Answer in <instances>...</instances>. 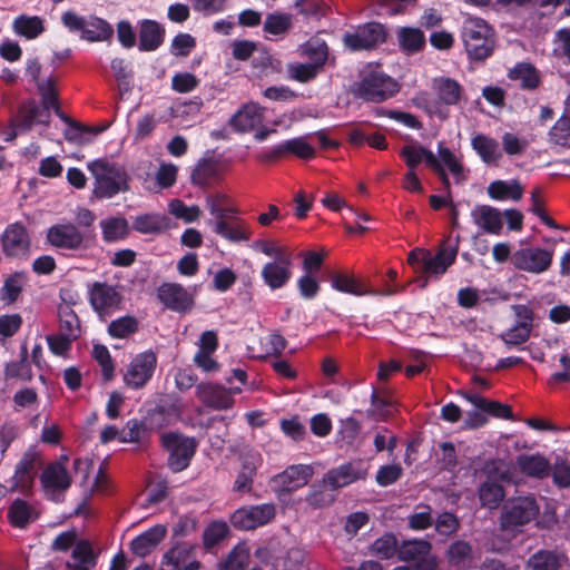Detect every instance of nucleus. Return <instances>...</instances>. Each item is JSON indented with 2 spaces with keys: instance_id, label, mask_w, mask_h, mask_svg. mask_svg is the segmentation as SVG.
<instances>
[{
  "instance_id": "f257e3e1",
  "label": "nucleus",
  "mask_w": 570,
  "mask_h": 570,
  "mask_svg": "<svg viewBox=\"0 0 570 570\" xmlns=\"http://www.w3.org/2000/svg\"><path fill=\"white\" fill-rule=\"evenodd\" d=\"M540 507L532 495L515 497L508 499L501 508L499 517L500 531L514 538L523 531V528L535 520Z\"/></svg>"
},
{
  "instance_id": "f03ea898",
  "label": "nucleus",
  "mask_w": 570,
  "mask_h": 570,
  "mask_svg": "<svg viewBox=\"0 0 570 570\" xmlns=\"http://www.w3.org/2000/svg\"><path fill=\"white\" fill-rule=\"evenodd\" d=\"M461 38L471 61H484L493 55L495 32L481 18H468L462 27Z\"/></svg>"
},
{
  "instance_id": "7ed1b4c3",
  "label": "nucleus",
  "mask_w": 570,
  "mask_h": 570,
  "mask_svg": "<svg viewBox=\"0 0 570 570\" xmlns=\"http://www.w3.org/2000/svg\"><path fill=\"white\" fill-rule=\"evenodd\" d=\"M61 22L69 32L79 35L88 42H110L114 38V27L98 16L86 18L68 10L61 14Z\"/></svg>"
},
{
  "instance_id": "20e7f679",
  "label": "nucleus",
  "mask_w": 570,
  "mask_h": 570,
  "mask_svg": "<svg viewBox=\"0 0 570 570\" xmlns=\"http://www.w3.org/2000/svg\"><path fill=\"white\" fill-rule=\"evenodd\" d=\"M399 92L397 82L381 71H370L354 85L355 97L371 102H383Z\"/></svg>"
},
{
  "instance_id": "39448f33",
  "label": "nucleus",
  "mask_w": 570,
  "mask_h": 570,
  "mask_svg": "<svg viewBox=\"0 0 570 570\" xmlns=\"http://www.w3.org/2000/svg\"><path fill=\"white\" fill-rule=\"evenodd\" d=\"M163 449L168 453V468L177 473L187 469L197 450V442L179 432H165L160 435Z\"/></svg>"
},
{
  "instance_id": "423d86ee",
  "label": "nucleus",
  "mask_w": 570,
  "mask_h": 570,
  "mask_svg": "<svg viewBox=\"0 0 570 570\" xmlns=\"http://www.w3.org/2000/svg\"><path fill=\"white\" fill-rule=\"evenodd\" d=\"M89 169L96 177L94 195L97 198H111L119 191L129 189L128 177L124 170L115 168L104 160H95Z\"/></svg>"
},
{
  "instance_id": "0eeeda50",
  "label": "nucleus",
  "mask_w": 570,
  "mask_h": 570,
  "mask_svg": "<svg viewBox=\"0 0 570 570\" xmlns=\"http://www.w3.org/2000/svg\"><path fill=\"white\" fill-rule=\"evenodd\" d=\"M2 253L8 258L26 261L31 254V236L19 222L7 225L0 235Z\"/></svg>"
},
{
  "instance_id": "6e6552de",
  "label": "nucleus",
  "mask_w": 570,
  "mask_h": 570,
  "mask_svg": "<svg viewBox=\"0 0 570 570\" xmlns=\"http://www.w3.org/2000/svg\"><path fill=\"white\" fill-rule=\"evenodd\" d=\"M275 515L276 507L273 503L245 505L232 514L230 523L237 530L249 531L266 525Z\"/></svg>"
},
{
  "instance_id": "1a4fd4ad",
  "label": "nucleus",
  "mask_w": 570,
  "mask_h": 570,
  "mask_svg": "<svg viewBox=\"0 0 570 570\" xmlns=\"http://www.w3.org/2000/svg\"><path fill=\"white\" fill-rule=\"evenodd\" d=\"M386 30L382 23L367 22L343 37L344 46L351 51L371 50L385 42Z\"/></svg>"
},
{
  "instance_id": "9d476101",
  "label": "nucleus",
  "mask_w": 570,
  "mask_h": 570,
  "mask_svg": "<svg viewBox=\"0 0 570 570\" xmlns=\"http://www.w3.org/2000/svg\"><path fill=\"white\" fill-rule=\"evenodd\" d=\"M288 154L303 160H309L315 157L316 151L304 137H296L258 153L256 159L263 164H273L286 157Z\"/></svg>"
},
{
  "instance_id": "9b49d317",
  "label": "nucleus",
  "mask_w": 570,
  "mask_h": 570,
  "mask_svg": "<svg viewBox=\"0 0 570 570\" xmlns=\"http://www.w3.org/2000/svg\"><path fill=\"white\" fill-rule=\"evenodd\" d=\"M552 259V250L540 247H524L512 254L511 264L519 271L541 274L550 268Z\"/></svg>"
},
{
  "instance_id": "f8f14e48",
  "label": "nucleus",
  "mask_w": 570,
  "mask_h": 570,
  "mask_svg": "<svg viewBox=\"0 0 570 570\" xmlns=\"http://www.w3.org/2000/svg\"><path fill=\"white\" fill-rule=\"evenodd\" d=\"M156 365L157 356L153 351L137 354L124 375L126 385L135 390L144 387L151 380Z\"/></svg>"
},
{
  "instance_id": "ddd939ff",
  "label": "nucleus",
  "mask_w": 570,
  "mask_h": 570,
  "mask_svg": "<svg viewBox=\"0 0 570 570\" xmlns=\"http://www.w3.org/2000/svg\"><path fill=\"white\" fill-rule=\"evenodd\" d=\"M330 282L335 291L354 296H391L397 293V288L390 285L383 289L371 288L367 283L345 273L332 274Z\"/></svg>"
},
{
  "instance_id": "4468645a",
  "label": "nucleus",
  "mask_w": 570,
  "mask_h": 570,
  "mask_svg": "<svg viewBox=\"0 0 570 570\" xmlns=\"http://www.w3.org/2000/svg\"><path fill=\"white\" fill-rule=\"evenodd\" d=\"M242 392L240 387L227 389L223 385L206 382L196 385L198 400L207 407L214 410H228L234 405L233 394Z\"/></svg>"
},
{
  "instance_id": "2eb2a0df",
  "label": "nucleus",
  "mask_w": 570,
  "mask_h": 570,
  "mask_svg": "<svg viewBox=\"0 0 570 570\" xmlns=\"http://www.w3.org/2000/svg\"><path fill=\"white\" fill-rule=\"evenodd\" d=\"M47 242L55 248L79 250L85 248V235L72 223H59L50 226L46 235Z\"/></svg>"
},
{
  "instance_id": "dca6fc26",
  "label": "nucleus",
  "mask_w": 570,
  "mask_h": 570,
  "mask_svg": "<svg viewBox=\"0 0 570 570\" xmlns=\"http://www.w3.org/2000/svg\"><path fill=\"white\" fill-rule=\"evenodd\" d=\"M157 297L166 308L179 314L189 313L195 305L193 294L179 283H163Z\"/></svg>"
},
{
  "instance_id": "f3484780",
  "label": "nucleus",
  "mask_w": 570,
  "mask_h": 570,
  "mask_svg": "<svg viewBox=\"0 0 570 570\" xmlns=\"http://www.w3.org/2000/svg\"><path fill=\"white\" fill-rule=\"evenodd\" d=\"M198 546L180 542L170 548L161 559L160 570H183L191 567H203L197 560Z\"/></svg>"
},
{
  "instance_id": "a211bd4d",
  "label": "nucleus",
  "mask_w": 570,
  "mask_h": 570,
  "mask_svg": "<svg viewBox=\"0 0 570 570\" xmlns=\"http://www.w3.org/2000/svg\"><path fill=\"white\" fill-rule=\"evenodd\" d=\"M367 475V466L362 460L351 461L331 469L324 475V483L332 490H337L352 484L358 480H364Z\"/></svg>"
},
{
  "instance_id": "6ab92c4d",
  "label": "nucleus",
  "mask_w": 570,
  "mask_h": 570,
  "mask_svg": "<svg viewBox=\"0 0 570 570\" xmlns=\"http://www.w3.org/2000/svg\"><path fill=\"white\" fill-rule=\"evenodd\" d=\"M89 302L100 316L120 308L122 296L107 283L95 282L89 289Z\"/></svg>"
},
{
  "instance_id": "aec40b11",
  "label": "nucleus",
  "mask_w": 570,
  "mask_h": 570,
  "mask_svg": "<svg viewBox=\"0 0 570 570\" xmlns=\"http://www.w3.org/2000/svg\"><path fill=\"white\" fill-rule=\"evenodd\" d=\"M432 546L426 540H404L399 546L397 559L400 561L415 562L411 570H433L435 563L428 560Z\"/></svg>"
},
{
  "instance_id": "412c9836",
  "label": "nucleus",
  "mask_w": 570,
  "mask_h": 570,
  "mask_svg": "<svg viewBox=\"0 0 570 570\" xmlns=\"http://www.w3.org/2000/svg\"><path fill=\"white\" fill-rule=\"evenodd\" d=\"M292 255H282L279 259L266 263L261 272L264 283L273 291L284 287L291 279Z\"/></svg>"
},
{
  "instance_id": "4be33fe9",
  "label": "nucleus",
  "mask_w": 570,
  "mask_h": 570,
  "mask_svg": "<svg viewBox=\"0 0 570 570\" xmlns=\"http://www.w3.org/2000/svg\"><path fill=\"white\" fill-rule=\"evenodd\" d=\"M166 29L156 20L138 21V49L141 52L156 51L165 41Z\"/></svg>"
},
{
  "instance_id": "5701e85b",
  "label": "nucleus",
  "mask_w": 570,
  "mask_h": 570,
  "mask_svg": "<svg viewBox=\"0 0 570 570\" xmlns=\"http://www.w3.org/2000/svg\"><path fill=\"white\" fill-rule=\"evenodd\" d=\"M35 464L36 453L26 452L17 463L14 474L11 478V492L18 491L24 495H29L31 493L35 481Z\"/></svg>"
},
{
  "instance_id": "b1692460",
  "label": "nucleus",
  "mask_w": 570,
  "mask_h": 570,
  "mask_svg": "<svg viewBox=\"0 0 570 570\" xmlns=\"http://www.w3.org/2000/svg\"><path fill=\"white\" fill-rule=\"evenodd\" d=\"M314 470L307 464H293L275 476V482L285 492H293L305 487L313 476Z\"/></svg>"
},
{
  "instance_id": "393cba45",
  "label": "nucleus",
  "mask_w": 570,
  "mask_h": 570,
  "mask_svg": "<svg viewBox=\"0 0 570 570\" xmlns=\"http://www.w3.org/2000/svg\"><path fill=\"white\" fill-rule=\"evenodd\" d=\"M213 232L222 238L230 243L247 242L252 237L249 226L242 219L234 218L228 220L227 217L210 223Z\"/></svg>"
},
{
  "instance_id": "a878e982",
  "label": "nucleus",
  "mask_w": 570,
  "mask_h": 570,
  "mask_svg": "<svg viewBox=\"0 0 570 570\" xmlns=\"http://www.w3.org/2000/svg\"><path fill=\"white\" fill-rule=\"evenodd\" d=\"M263 121V114L257 104H245L228 120L234 131L249 132Z\"/></svg>"
},
{
  "instance_id": "bb28decb",
  "label": "nucleus",
  "mask_w": 570,
  "mask_h": 570,
  "mask_svg": "<svg viewBox=\"0 0 570 570\" xmlns=\"http://www.w3.org/2000/svg\"><path fill=\"white\" fill-rule=\"evenodd\" d=\"M515 464L519 471L528 478L543 480L551 474L550 461L540 453L519 454Z\"/></svg>"
},
{
  "instance_id": "cd10ccee",
  "label": "nucleus",
  "mask_w": 570,
  "mask_h": 570,
  "mask_svg": "<svg viewBox=\"0 0 570 570\" xmlns=\"http://www.w3.org/2000/svg\"><path fill=\"white\" fill-rule=\"evenodd\" d=\"M14 126L20 130L21 134L31 130L32 126L37 124L48 125L50 121V112L40 108L35 101H30L22 106L18 115L11 118Z\"/></svg>"
},
{
  "instance_id": "c85d7f7f",
  "label": "nucleus",
  "mask_w": 570,
  "mask_h": 570,
  "mask_svg": "<svg viewBox=\"0 0 570 570\" xmlns=\"http://www.w3.org/2000/svg\"><path fill=\"white\" fill-rule=\"evenodd\" d=\"M39 511L28 501L17 498L8 508L9 523L17 529H24L39 519Z\"/></svg>"
},
{
  "instance_id": "c756f323",
  "label": "nucleus",
  "mask_w": 570,
  "mask_h": 570,
  "mask_svg": "<svg viewBox=\"0 0 570 570\" xmlns=\"http://www.w3.org/2000/svg\"><path fill=\"white\" fill-rule=\"evenodd\" d=\"M166 533L165 525L156 524L134 538L130 542V550L138 557H146L160 543Z\"/></svg>"
},
{
  "instance_id": "7c9ffc66",
  "label": "nucleus",
  "mask_w": 570,
  "mask_h": 570,
  "mask_svg": "<svg viewBox=\"0 0 570 570\" xmlns=\"http://www.w3.org/2000/svg\"><path fill=\"white\" fill-rule=\"evenodd\" d=\"M458 246L442 247L435 255L428 250L422 273L428 275H442L455 262Z\"/></svg>"
},
{
  "instance_id": "2f4dec72",
  "label": "nucleus",
  "mask_w": 570,
  "mask_h": 570,
  "mask_svg": "<svg viewBox=\"0 0 570 570\" xmlns=\"http://www.w3.org/2000/svg\"><path fill=\"white\" fill-rule=\"evenodd\" d=\"M433 89L436 92L439 104L444 106L458 105L464 92L460 82L450 77L435 78Z\"/></svg>"
},
{
  "instance_id": "473e14b6",
  "label": "nucleus",
  "mask_w": 570,
  "mask_h": 570,
  "mask_svg": "<svg viewBox=\"0 0 570 570\" xmlns=\"http://www.w3.org/2000/svg\"><path fill=\"white\" fill-rule=\"evenodd\" d=\"M219 178V164L212 158H202L197 161L190 174L193 185L207 188Z\"/></svg>"
},
{
  "instance_id": "72a5a7b5",
  "label": "nucleus",
  "mask_w": 570,
  "mask_h": 570,
  "mask_svg": "<svg viewBox=\"0 0 570 570\" xmlns=\"http://www.w3.org/2000/svg\"><path fill=\"white\" fill-rule=\"evenodd\" d=\"M397 43L402 52L407 56L419 53L426 46L424 32L414 27H401L396 33Z\"/></svg>"
},
{
  "instance_id": "f704fd0d",
  "label": "nucleus",
  "mask_w": 570,
  "mask_h": 570,
  "mask_svg": "<svg viewBox=\"0 0 570 570\" xmlns=\"http://www.w3.org/2000/svg\"><path fill=\"white\" fill-rule=\"evenodd\" d=\"M42 487L46 490L52 491H65L71 484V479L66 468L59 463H50L42 472L40 476Z\"/></svg>"
},
{
  "instance_id": "c9c22d12",
  "label": "nucleus",
  "mask_w": 570,
  "mask_h": 570,
  "mask_svg": "<svg viewBox=\"0 0 570 570\" xmlns=\"http://www.w3.org/2000/svg\"><path fill=\"white\" fill-rule=\"evenodd\" d=\"M102 240L107 244L125 240L130 233L128 220L125 217H107L99 222Z\"/></svg>"
},
{
  "instance_id": "e433bc0d",
  "label": "nucleus",
  "mask_w": 570,
  "mask_h": 570,
  "mask_svg": "<svg viewBox=\"0 0 570 570\" xmlns=\"http://www.w3.org/2000/svg\"><path fill=\"white\" fill-rule=\"evenodd\" d=\"M28 281V275L23 271H16L8 275L0 288L1 302L4 305L14 304L23 292V287L27 285Z\"/></svg>"
},
{
  "instance_id": "4c0bfd02",
  "label": "nucleus",
  "mask_w": 570,
  "mask_h": 570,
  "mask_svg": "<svg viewBox=\"0 0 570 570\" xmlns=\"http://www.w3.org/2000/svg\"><path fill=\"white\" fill-rule=\"evenodd\" d=\"M474 222L480 225L485 233L500 235L502 230V218L499 209L489 206H478L472 213Z\"/></svg>"
},
{
  "instance_id": "58836bf2",
  "label": "nucleus",
  "mask_w": 570,
  "mask_h": 570,
  "mask_svg": "<svg viewBox=\"0 0 570 570\" xmlns=\"http://www.w3.org/2000/svg\"><path fill=\"white\" fill-rule=\"evenodd\" d=\"M508 78L513 81H520V87L524 90H534L540 85V76L537 68L530 62H518L509 69Z\"/></svg>"
},
{
  "instance_id": "ea45409f",
  "label": "nucleus",
  "mask_w": 570,
  "mask_h": 570,
  "mask_svg": "<svg viewBox=\"0 0 570 570\" xmlns=\"http://www.w3.org/2000/svg\"><path fill=\"white\" fill-rule=\"evenodd\" d=\"M169 227V219L156 213L141 214L135 217L132 229L140 234H160Z\"/></svg>"
},
{
  "instance_id": "a19ab883",
  "label": "nucleus",
  "mask_w": 570,
  "mask_h": 570,
  "mask_svg": "<svg viewBox=\"0 0 570 570\" xmlns=\"http://www.w3.org/2000/svg\"><path fill=\"white\" fill-rule=\"evenodd\" d=\"M505 491L503 485L491 478H488L479 487V500L481 507L490 510L497 509L504 500Z\"/></svg>"
},
{
  "instance_id": "79ce46f5",
  "label": "nucleus",
  "mask_w": 570,
  "mask_h": 570,
  "mask_svg": "<svg viewBox=\"0 0 570 570\" xmlns=\"http://www.w3.org/2000/svg\"><path fill=\"white\" fill-rule=\"evenodd\" d=\"M466 400L478 410L498 419L510 420L513 416L512 407L498 401H490L480 394L466 395Z\"/></svg>"
},
{
  "instance_id": "37998d69",
  "label": "nucleus",
  "mask_w": 570,
  "mask_h": 570,
  "mask_svg": "<svg viewBox=\"0 0 570 570\" xmlns=\"http://www.w3.org/2000/svg\"><path fill=\"white\" fill-rule=\"evenodd\" d=\"M471 146L485 164H494L501 157L498 141L484 134L473 136Z\"/></svg>"
},
{
  "instance_id": "c03bdc74",
  "label": "nucleus",
  "mask_w": 570,
  "mask_h": 570,
  "mask_svg": "<svg viewBox=\"0 0 570 570\" xmlns=\"http://www.w3.org/2000/svg\"><path fill=\"white\" fill-rule=\"evenodd\" d=\"M449 563L456 570H466L473 561V550L470 543L458 540L448 549Z\"/></svg>"
},
{
  "instance_id": "a18cd8bd",
  "label": "nucleus",
  "mask_w": 570,
  "mask_h": 570,
  "mask_svg": "<svg viewBox=\"0 0 570 570\" xmlns=\"http://www.w3.org/2000/svg\"><path fill=\"white\" fill-rule=\"evenodd\" d=\"M489 196L494 200H520L523 195V188L518 180L508 183L505 180H494L488 187Z\"/></svg>"
},
{
  "instance_id": "49530a36",
  "label": "nucleus",
  "mask_w": 570,
  "mask_h": 570,
  "mask_svg": "<svg viewBox=\"0 0 570 570\" xmlns=\"http://www.w3.org/2000/svg\"><path fill=\"white\" fill-rule=\"evenodd\" d=\"M258 461L254 456L246 458L234 481L233 490L248 493L253 489L254 478L257 473Z\"/></svg>"
},
{
  "instance_id": "de8ad7c7",
  "label": "nucleus",
  "mask_w": 570,
  "mask_h": 570,
  "mask_svg": "<svg viewBox=\"0 0 570 570\" xmlns=\"http://www.w3.org/2000/svg\"><path fill=\"white\" fill-rule=\"evenodd\" d=\"M13 30L26 39H36L45 31L43 20L38 16L21 14L14 19Z\"/></svg>"
},
{
  "instance_id": "09e8293b",
  "label": "nucleus",
  "mask_w": 570,
  "mask_h": 570,
  "mask_svg": "<svg viewBox=\"0 0 570 570\" xmlns=\"http://www.w3.org/2000/svg\"><path fill=\"white\" fill-rule=\"evenodd\" d=\"M56 81V78L48 77L47 79H41V81H38L37 83L38 92L41 96L40 108L48 112H50V109H53L55 112L60 111Z\"/></svg>"
},
{
  "instance_id": "8fccbe9b",
  "label": "nucleus",
  "mask_w": 570,
  "mask_h": 570,
  "mask_svg": "<svg viewBox=\"0 0 570 570\" xmlns=\"http://www.w3.org/2000/svg\"><path fill=\"white\" fill-rule=\"evenodd\" d=\"M399 546L396 537L386 532L371 544V552L379 559L387 560L397 557Z\"/></svg>"
},
{
  "instance_id": "3c124183",
  "label": "nucleus",
  "mask_w": 570,
  "mask_h": 570,
  "mask_svg": "<svg viewBox=\"0 0 570 570\" xmlns=\"http://www.w3.org/2000/svg\"><path fill=\"white\" fill-rule=\"evenodd\" d=\"M59 333L77 340L81 334L80 321L78 315L70 307L59 309Z\"/></svg>"
},
{
  "instance_id": "603ef678",
  "label": "nucleus",
  "mask_w": 570,
  "mask_h": 570,
  "mask_svg": "<svg viewBox=\"0 0 570 570\" xmlns=\"http://www.w3.org/2000/svg\"><path fill=\"white\" fill-rule=\"evenodd\" d=\"M71 559L73 563L70 566L73 567L75 570H89L96 564L91 544L85 540L75 546Z\"/></svg>"
},
{
  "instance_id": "864d4df0",
  "label": "nucleus",
  "mask_w": 570,
  "mask_h": 570,
  "mask_svg": "<svg viewBox=\"0 0 570 570\" xmlns=\"http://www.w3.org/2000/svg\"><path fill=\"white\" fill-rule=\"evenodd\" d=\"M293 27L292 17L287 13L273 12L266 16L263 31L273 36H284Z\"/></svg>"
},
{
  "instance_id": "5fc2aeb1",
  "label": "nucleus",
  "mask_w": 570,
  "mask_h": 570,
  "mask_svg": "<svg viewBox=\"0 0 570 570\" xmlns=\"http://www.w3.org/2000/svg\"><path fill=\"white\" fill-rule=\"evenodd\" d=\"M139 328L138 320L131 315H125L110 322L108 334L114 338H126Z\"/></svg>"
},
{
  "instance_id": "6e6d98bb",
  "label": "nucleus",
  "mask_w": 570,
  "mask_h": 570,
  "mask_svg": "<svg viewBox=\"0 0 570 570\" xmlns=\"http://www.w3.org/2000/svg\"><path fill=\"white\" fill-rule=\"evenodd\" d=\"M372 409L366 411L368 417L385 421L393 414L394 402L386 396H380L377 391L373 389L371 395Z\"/></svg>"
},
{
  "instance_id": "4d7b16f0",
  "label": "nucleus",
  "mask_w": 570,
  "mask_h": 570,
  "mask_svg": "<svg viewBox=\"0 0 570 570\" xmlns=\"http://www.w3.org/2000/svg\"><path fill=\"white\" fill-rule=\"evenodd\" d=\"M532 570H559L561 567L560 556L550 550H539L529 559Z\"/></svg>"
},
{
  "instance_id": "13d9d810",
  "label": "nucleus",
  "mask_w": 570,
  "mask_h": 570,
  "mask_svg": "<svg viewBox=\"0 0 570 570\" xmlns=\"http://www.w3.org/2000/svg\"><path fill=\"white\" fill-rule=\"evenodd\" d=\"M295 7L306 19L316 21L325 17L328 10L323 0H297Z\"/></svg>"
},
{
  "instance_id": "bf43d9fd",
  "label": "nucleus",
  "mask_w": 570,
  "mask_h": 570,
  "mask_svg": "<svg viewBox=\"0 0 570 570\" xmlns=\"http://www.w3.org/2000/svg\"><path fill=\"white\" fill-rule=\"evenodd\" d=\"M229 529L225 522H212L203 533L204 547L210 550L228 535Z\"/></svg>"
},
{
  "instance_id": "052dcab7",
  "label": "nucleus",
  "mask_w": 570,
  "mask_h": 570,
  "mask_svg": "<svg viewBox=\"0 0 570 570\" xmlns=\"http://www.w3.org/2000/svg\"><path fill=\"white\" fill-rule=\"evenodd\" d=\"M169 213L176 218L183 219L185 223L196 222L200 216V209L198 206H187L180 199H173L169 203Z\"/></svg>"
},
{
  "instance_id": "680f3d73",
  "label": "nucleus",
  "mask_w": 570,
  "mask_h": 570,
  "mask_svg": "<svg viewBox=\"0 0 570 570\" xmlns=\"http://www.w3.org/2000/svg\"><path fill=\"white\" fill-rule=\"evenodd\" d=\"M3 373L6 380L16 379L22 382H30L33 377L31 364L19 361L7 363Z\"/></svg>"
},
{
  "instance_id": "e2e57ef3",
  "label": "nucleus",
  "mask_w": 570,
  "mask_h": 570,
  "mask_svg": "<svg viewBox=\"0 0 570 570\" xmlns=\"http://www.w3.org/2000/svg\"><path fill=\"white\" fill-rule=\"evenodd\" d=\"M322 69V67L311 62L296 63L289 67V73L296 81L305 83L314 80Z\"/></svg>"
},
{
  "instance_id": "0e129e2a",
  "label": "nucleus",
  "mask_w": 570,
  "mask_h": 570,
  "mask_svg": "<svg viewBox=\"0 0 570 570\" xmlns=\"http://www.w3.org/2000/svg\"><path fill=\"white\" fill-rule=\"evenodd\" d=\"M199 79L193 72H176L171 78V89L176 92L186 94L195 90Z\"/></svg>"
},
{
  "instance_id": "69168bd1",
  "label": "nucleus",
  "mask_w": 570,
  "mask_h": 570,
  "mask_svg": "<svg viewBox=\"0 0 570 570\" xmlns=\"http://www.w3.org/2000/svg\"><path fill=\"white\" fill-rule=\"evenodd\" d=\"M550 140L566 146L570 140V117L561 116L549 131Z\"/></svg>"
},
{
  "instance_id": "338daca9",
  "label": "nucleus",
  "mask_w": 570,
  "mask_h": 570,
  "mask_svg": "<svg viewBox=\"0 0 570 570\" xmlns=\"http://www.w3.org/2000/svg\"><path fill=\"white\" fill-rule=\"evenodd\" d=\"M195 47V38L189 33L180 32L171 40L170 52L176 57H187Z\"/></svg>"
},
{
  "instance_id": "774afa93",
  "label": "nucleus",
  "mask_w": 570,
  "mask_h": 570,
  "mask_svg": "<svg viewBox=\"0 0 570 570\" xmlns=\"http://www.w3.org/2000/svg\"><path fill=\"white\" fill-rule=\"evenodd\" d=\"M530 328L514 324L511 328L503 332L500 335V338L508 346H519L524 344L530 338Z\"/></svg>"
}]
</instances>
